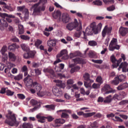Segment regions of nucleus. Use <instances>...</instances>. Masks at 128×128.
<instances>
[{"instance_id": "nucleus-1", "label": "nucleus", "mask_w": 128, "mask_h": 128, "mask_svg": "<svg viewBox=\"0 0 128 128\" xmlns=\"http://www.w3.org/2000/svg\"><path fill=\"white\" fill-rule=\"evenodd\" d=\"M6 119L4 121V124H8L10 126H18L20 122L16 121V118L14 114H6Z\"/></svg>"}, {"instance_id": "nucleus-2", "label": "nucleus", "mask_w": 128, "mask_h": 128, "mask_svg": "<svg viewBox=\"0 0 128 128\" xmlns=\"http://www.w3.org/2000/svg\"><path fill=\"white\" fill-rule=\"evenodd\" d=\"M95 26L96 22H93L90 24V26L86 28L85 32H83L84 40H86L88 38L86 37V35L92 36V34H94V32L96 34V30L94 29Z\"/></svg>"}, {"instance_id": "nucleus-3", "label": "nucleus", "mask_w": 128, "mask_h": 128, "mask_svg": "<svg viewBox=\"0 0 128 128\" xmlns=\"http://www.w3.org/2000/svg\"><path fill=\"white\" fill-rule=\"evenodd\" d=\"M40 6V2L36 3L34 5V7L33 10V16H42V12L46 10V6L44 5Z\"/></svg>"}, {"instance_id": "nucleus-4", "label": "nucleus", "mask_w": 128, "mask_h": 128, "mask_svg": "<svg viewBox=\"0 0 128 128\" xmlns=\"http://www.w3.org/2000/svg\"><path fill=\"white\" fill-rule=\"evenodd\" d=\"M62 58L63 60H68V51L66 50H62L60 54H57V60L54 62V64H58V62H62L60 59V58H62Z\"/></svg>"}, {"instance_id": "nucleus-5", "label": "nucleus", "mask_w": 128, "mask_h": 128, "mask_svg": "<svg viewBox=\"0 0 128 128\" xmlns=\"http://www.w3.org/2000/svg\"><path fill=\"white\" fill-rule=\"evenodd\" d=\"M83 78L84 80H86L84 82V86L86 88H90L92 84L94 82V80L90 79V75L88 73L86 72L84 74Z\"/></svg>"}, {"instance_id": "nucleus-6", "label": "nucleus", "mask_w": 128, "mask_h": 128, "mask_svg": "<svg viewBox=\"0 0 128 128\" xmlns=\"http://www.w3.org/2000/svg\"><path fill=\"white\" fill-rule=\"evenodd\" d=\"M120 48V45H118V39L113 38L109 46L110 50L114 51V50H119Z\"/></svg>"}, {"instance_id": "nucleus-7", "label": "nucleus", "mask_w": 128, "mask_h": 128, "mask_svg": "<svg viewBox=\"0 0 128 128\" xmlns=\"http://www.w3.org/2000/svg\"><path fill=\"white\" fill-rule=\"evenodd\" d=\"M102 92H104L106 94H114L116 90L112 88H111L110 86L108 84H105L102 88Z\"/></svg>"}, {"instance_id": "nucleus-8", "label": "nucleus", "mask_w": 128, "mask_h": 128, "mask_svg": "<svg viewBox=\"0 0 128 128\" xmlns=\"http://www.w3.org/2000/svg\"><path fill=\"white\" fill-rule=\"evenodd\" d=\"M17 8L19 12H22V14H24V20H28L30 12L28 9L26 8V6H18Z\"/></svg>"}, {"instance_id": "nucleus-9", "label": "nucleus", "mask_w": 128, "mask_h": 128, "mask_svg": "<svg viewBox=\"0 0 128 128\" xmlns=\"http://www.w3.org/2000/svg\"><path fill=\"white\" fill-rule=\"evenodd\" d=\"M78 28V20L76 19H74V22H70L66 26V28L68 30H72L74 28H76V30Z\"/></svg>"}, {"instance_id": "nucleus-10", "label": "nucleus", "mask_w": 128, "mask_h": 128, "mask_svg": "<svg viewBox=\"0 0 128 128\" xmlns=\"http://www.w3.org/2000/svg\"><path fill=\"white\" fill-rule=\"evenodd\" d=\"M24 82L26 84V86L28 88L34 86V82H32V79L30 78V76L28 75L24 80Z\"/></svg>"}, {"instance_id": "nucleus-11", "label": "nucleus", "mask_w": 128, "mask_h": 128, "mask_svg": "<svg viewBox=\"0 0 128 128\" xmlns=\"http://www.w3.org/2000/svg\"><path fill=\"white\" fill-rule=\"evenodd\" d=\"M32 88H34V90L37 92V94L39 96H42V85L38 83V82H35L33 83V86Z\"/></svg>"}, {"instance_id": "nucleus-12", "label": "nucleus", "mask_w": 128, "mask_h": 128, "mask_svg": "<svg viewBox=\"0 0 128 128\" xmlns=\"http://www.w3.org/2000/svg\"><path fill=\"white\" fill-rule=\"evenodd\" d=\"M55 124L52 126L54 128H58L60 125L64 124L66 122V120L62 118H58L54 120Z\"/></svg>"}, {"instance_id": "nucleus-13", "label": "nucleus", "mask_w": 128, "mask_h": 128, "mask_svg": "<svg viewBox=\"0 0 128 128\" xmlns=\"http://www.w3.org/2000/svg\"><path fill=\"white\" fill-rule=\"evenodd\" d=\"M0 4L2 6V8H6L8 10H10V12H14V8H12V6L8 5V4L4 1H0Z\"/></svg>"}, {"instance_id": "nucleus-14", "label": "nucleus", "mask_w": 128, "mask_h": 128, "mask_svg": "<svg viewBox=\"0 0 128 128\" xmlns=\"http://www.w3.org/2000/svg\"><path fill=\"white\" fill-rule=\"evenodd\" d=\"M52 92L56 96H62V91L56 87L53 88Z\"/></svg>"}, {"instance_id": "nucleus-15", "label": "nucleus", "mask_w": 128, "mask_h": 128, "mask_svg": "<svg viewBox=\"0 0 128 128\" xmlns=\"http://www.w3.org/2000/svg\"><path fill=\"white\" fill-rule=\"evenodd\" d=\"M62 20L64 24H66L70 20V15L66 13H64L62 14Z\"/></svg>"}, {"instance_id": "nucleus-16", "label": "nucleus", "mask_w": 128, "mask_h": 128, "mask_svg": "<svg viewBox=\"0 0 128 128\" xmlns=\"http://www.w3.org/2000/svg\"><path fill=\"white\" fill-rule=\"evenodd\" d=\"M78 116H83L84 118H90V116H94L96 114V112H92L90 113H84L82 112H78Z\"/></svg>"}, {"instance_id": "nucleus-17", "label": "nucleus", "mask_w": 128, "mask_h": 128, "mask_svg": "<svg viewBox=\"0 0 128 128\" xmlns=\"http://www.w3.org/2000/svg\"><path fill=\"white\" fill-rule=\"evenodd\" d=\"M70 68H71V70H70V72L71 74H74L76 72H78L80 70V67L79 66H74V64H70L69 66Z\"/></svg>"}, {"instance_id": "nucleus-18", "label": "nucleus", "mask_w": 128, "mask_h": 128, "mask_svg": "<svg viewBox=\"0 0 128 128\" xmlns=\"http://www.w3.org/2000/svg\"><path fill=\"white\" fill-rule=\"evenodd\" d=\"M120 82H122V79L120 78V76H117L114 78V80H112L111 81V84H114V86H118V84H120Z\"/></svg>"}, {"instance_id": "nucleus-19", "label": "nucleus", "mask_w": 128, "mask_h": 128, "mask_svg": "<svg viewBox=\"0 0 128 128\" xmlns=\"http://www.w3.org/2000/svg\"><path fill=\"white\" fill-rule=\"evenodd\" d=\"M36 118L38 120V122H40V124H44V122H46V116L38 114L36 116Z\"/></svg>"}, {"instance_id": "nucleus-20", "label": "nucleus", "mask_w": 128, "mask_h": 128, "mask_svg": "<svg viewBox=\"0 0 128 128\" xmlns=\"http://www.w3.org/2000/svg\"><path fill=\"white\" fill-rule=\"evenodd\" d=\"M43 72L46 73L48 72V74H50V77L52 78H56L54 72L52 69L44 68V69Z\"/></svg>"}, {"instance_id": "nucleus-21", "label": "nucleus", "mask_w": 128, "mask_h": 128, "mask_svg": "<svg viewBox=\"0 0 128 128\" xmlns=\"http://www.w3.org/2000/svg\"><path fill=\"white\" fill-rule=\"evenodd\" d=\"M119 34L122 36H126V35L128 34V28L121 26L119 28Z\"/></svg>"}, {"instance_id": "nucleus-22", "label": "nucleus", "mask_w": 128, "mask_h": 128, "mask_svg": "<svg viewBox=\"0 0 128 128\" xmlns=\"http://www.w3.org/2000/svg\"><path fill=\"white\" fill-rule=\"evenodd\" d=\"M128 88V84L126 82L119 84L118 86L116 88V89L118 90H126V88Z\"/></svg>"}, {"instance_id": "nucleus-23", "label": "nucleus", "mask_w": 128, "mask_h": 128, "mask_svg": "<svg viewBox=\"0 0 128 128\" xmlns=\"http://www.w3.org/2000/svg\"><path fill=\"white\" fill-rule=\"evenodd\" d=\"M54 82H56V86L60 88H64L66 84L62 83V81L60 80H54Z\"/></svg>"}, {"instance_id": "nucleus-24", "label": "nucleus", "mask_w": 128, "mask_h": 128, "mask_svg": "<svg viewBox=\"0 0 128 128\" xmlns=\"http://www.w3.org/2000/svg\"><path fill=\"white\" fill-rule=\"evenodd\" d=\"M82 28V25H80L76 29L77 32L74 34V36H76V38H80V34H82L80 30Z\"/></svg>"}, {"instance_id": "nucleus-25", "label": "nucleus", "mask_w": 128, "mask_h": 128, "mask_svg": "<svg viewBox=\"0 0 128 128\" xmlns=\"http://www.w3.org/2000/svg\"><path fill=\"white\" fill-rule=\"evenodd\" d=\"M102 23H99L98 25L96 26V24L95 22V34H98V32L102 30Z\"/></svg>"}, {"instance_id": "nucleus-26", "label": "nucleus", "mask_w": 128, "mask_h": 128, "mask_svg": "<svg viewBox=\"0 0 128 128\" xmlns=\"http://www.w3.org/2000/svg\"><path fill=\"white\" fill-rule=\"evenodd\" d=\"M20 48V46L16 45V44H12L9 46L8 50L14 52V50H16V48Z\"/></svg>"}, {"instance_id": "nucleus-27", "label": "nucleus", "mask_w": 128, "mask_h": 128, "mask_svg": "<svg viewBox=\"0 0 128 128\" xmlns=\"http://www.w3.org/2000/svg\"><path fill=\"white\" fill-rule=\"evenodd\" d=\"M8 56L10 60H12V62H14L16 60V56L12 52H9Z\"/></svg>"}, {"instance_id": "nucleus-28", "label": "nucleus", "mask_w": 128, "mask_h": 128, "mask_svg": "<svg viewBox=\"0 0 128 128\" xmlns=\"http://www.w3.org/2000/svg\"><path fill=\"white\" fill-rule=\"evenodd\" d=\"M62 16V14H60V11H56V12H54L52 14V16L54 18H55L56 20V18H60V16Z\"/></svg>"}, {"instance_id": "nucleus-29", "label": "nucleus", "mask_w": 128, "mask_h": 128, "mask_svg": "<svg viewBox=\"0 0 128 128\" xmlns=\"http://www.w3.org/2000/svg\"><path fill=\"white\" fill-rule=\"evenodd\" d=\"M18 34H23L24 32V26L22 24L18 25Z\"/></svg>"}, {"instance_id": "nucleus-30", "label": "nucleus", "mask_w": 128, "mask_h": 128, "mask_svg": "<svg viewBox=\"0 0 128 128\" xmlns=\"http://www.w3.org/2000/svg\"><path fill=\"white\" fill-rule=\"evenodd\" d=\"M112 95H109L108 96H107L105 100H104V104H110V102H112Z\"/></svg>"}, {"instance_id": "nucleus-31", "label": "nucleus", "mask_w": 128, "mask_h": 128, "mask_svg": "<svg viewBox=\"0 0 128 128\" xmlns=\"http://www.w3.org/2000/svg\"><path fill=\"white\" fill-rule=\"evenodd\" d=\"M68 112L70 114L71 112L70 110H68V112H62L61 114V118H68Z\"/></svg>"}, {"instance_id": "nucleus-32", "label": "nucleus", "mask_w": 128, "mask_h": 128, "mask_svg": "<svg viewBox=\"0 0 128 128\" xmlns=\"http://www.w3.org/2000/svg\"><path fill=\"white\" fill-rule=\"evenodd\" d=\"M128 64H126V62H122L119 68H118V70H120L121 68H122V72H126V66Z\"/></svg>"}, {"instance_id": "nucleus-33", "label": "nucleus", "mask_w": 128, "mask_h": 128, "mask_svg": "<svg viewBox=\"0 0 128 128\" xmlns=\"http://www.w3.org/2000/svg\"><path fill=\"white\" fill-rule=\"evenodd\" d=\"M56 42L54 40H49L47 42L48 46H56Z\"/></svg>"}, {"instance_id": "nucleus-34", "label": "nucleus", "mask_w": 128, "mask_h": 128, "mask_svg": "<svg viewBox=\"0 0 128 128\" xmlns=\"http://www.w3.org/2000/svg\"><path fill=\"white\" fill-rule=\"evenodd\" d=\"M0 22L2 26H4L5 28H8V22L6 20H4V19H1L0 20Z\"/></svg>"}, {"instance_id": "nucleus-35", "label": "nucleus", "mask_w": 128, "mask_h": 128, "mask_svg": "<svg viewBox=\"0 0 128 128\" xmlns=\"http://www.w3.org/2000/svg\"><path fill=\"white\" fill-rule=\"evenodd\" d=\"M20 47L24 52H28V47L26 44H20Z\"/></svg>"}, {"instance_id": "nucleus-36", "label": "nucleus", "mask_w": 128, "mask_h": 128, "mask_svg": "<svg viewBox=\"0 0 128 128\" xmlns=\"http://www.w3.org/2000/svg\"><path fill=\"white\" fill-rule=\"evenodd\" d=\"M20 38L21 40H30V37L26 35H20Z\"/></svg>"}, {"instance_id": "nucleus-37", "label": "nucleus", "mask_w": 128, "mask_h": 128, "mask_svg": "<svg viewBox=\"0 0 128 128\" xmlns=\"http://www.w3.org/2000/svg\"><path fill=\"white\" fill-rule=\"evenodd\" d=\"M23 128H33L34 126L30 123H25L22 124Z\"/></svg>"}, {"instance_id": "nucleus-38", "label": "nucleus", "mask_w": 128, "mask_h": 128, "mask_svg": "<svg viewBox=\"0 0 128 128\" xmlns=\"http://www.w3.org/2000/svg\"><path fill=\"white\" fill-rule=\"evenodd\" d=\"M42 44V41L38 39L34 42V46L37 48H38V46H40Z\"/></svg>"}, {"instance_id": "nucleus-39", "label": "nucleus", "mask_w": 128, "mask_h": 128, "mask_svg": "<svg viewBox=\"0 0 128 128\" xmlns=\"http://www.w3.org/2000/svg\"><path fill=\"white\" fill-rule=\"evenodd\" d=\"M88 44L90 46H96L98 45V43L94 40H90L88 42Z\"/></svg>"}, {"instance_id": "nucleus-40", "label": "nucleus", "mask_w": 128, "mask_h": 128, "mask_svg": "<svg viewBox=\"0 0 128 128\" xmlns=\"http://www.w3.org/2000/svg\"><path fill=\"white\" fill-rule=\"evenodd\" d=\"M30 104H31L32 106H38V102L36 100L32 99L30 101Z\"/></svg>"}, {"instance_id": "nucleus-41", "label": "nucleus", "mask_w": 128, "mask_h": 128, "mask_svg": "<svg viewBox=\"0 0 128 128\" xmlns=\"http://www.w3.org/2000/svg\"><path fill=\"white\" fill-rule=\"evenodd\" d=\"M92 88H94V90H98L100 88V84H96V83H94L92 85Z\"/></svg>"}, {"instance_id": "nucleus-42", "label": "nucleus", "mask_w": 128, "mask_h": 128, "mask_svg": "<svg viewBox=\"0 0 128 128\" xmlns=\"http://www.w3.org/2000/svg\"><path fill=\"white\" fill-rule=\"evenodd\" d=\"M6 94L8 96H12L14 94V92H12V90H6Z\"/></svg>"}, {"instance_id": "nucleus-43", "label": "nucleus", "mask_w": 128, "mask_h": 128, "mask_svg": "<svg viewBox=\"0 0 128 128\" xmlns=\"http://www.w3.org/2000/svg\"><path fill=\"white\" fill-rule=\"evenodd\" d=\"M96 80L97 82H98L99 84H102L103 82L104 81L102 80V76H98L96 78Z\"/></svg>"}, {"instance_id": "nucleus-44", "label": "nucleus", "mask_w": 128, "mask_h": 128, "mask_svg": "<svg viewBox=\"0 0 128 128\" xmlns=\"http://www.w3.org/2000/svg\"><path fill=\"white\" fill-rule=\"evenodd\" d=\"M122 98H120V95H118V94H115L113 97H112V100H120Z\"/></svg>"}, {"instance_id": "nucleus-45", "label": "nucleus", "mask_w": 128, "mask_h": 128, "mask_svg": "<svg viewBox=\"0 0 128 128\" xmlns=\"http://www.w3.org/2000/svg\"><path fill=\"white\" fill-rule=\"evenodd\" d=\"M7 48L6 46H3V47L2 48L0 52L2 54V55L4 54H6V52L7 50Z\"/></svg>"}, {"instance_id": "nucleus-46", "label": "nucleus", "mask_w": 128, "mask_h": 128, "mask_svg": "<svg viewBox=\"0 0 128 128\" xmlns=\"http://www.w3.org/2000/svg\"><path fill=\"white\" fill-rule=\"evenodd\" d=\"M22 78V74H19L18 76H16L14 77V79L16 80H20Z\"/></svg>"}, {"instance_id": "nucleus-47", "label": "nucleus", "mask_w": 128, "mask_h": 128, "mask_svg": "<svg viewBox=\"0 0 128 128\" xmlns=\"http://www.w3.org/2000/svg\"><path fill=\"white\" fill-rule=\"evenodd\" d=\"M110 60L114 64L116 62V58L114 55H112L110 56Z\"/></svg>"}, {"instance_id": "nucleus-48", "label": "nucleus", "mask_w": 128, "mask_h": 128, "mask_svg": "<svg viewBox=\"0 0 128 128\" xmlns=\"http://www.w3.org/2000/svg\"><path fill=\"white\" fill-rule=\"evenodd\" d=\"M98 0H97L96 1H94L92 2V4H94V6H102V2Z\"/></svg>"}, {"instance_id": "nucleus-49", "label": "nucleus", "mask_w": 128, "mask_h": 128, "mask_svg": "<svg viewBox=\"0 0 128 128\" xmlns=\"http://www.w3.org/2000/svg\"><path fill=\"white\" fill-rule=\"evenodd\" d=\"M74 88V90H77L78 88V86H76V84H73L72 86H68L66 88L67 90H70V88Z\"/></svg>"}, {"instance_id": "nucleus-50", "label": "nucleus", "mask_w": 128, "mask_h": 128, "mask_svg": "<svg viewBox=\"0 0 128 128\" xmlns=\"http://www.w3.org/2000/svg\"><path fill=\"white\" fill-rule=\"evenodd\" d=\"M29 58H34V52L32 51H30L28 52Z\"/></svg>"}, {"instance_id": "nucleus-51", "label": "nucleus", "mask_w": 128, "mask_h": 128, "mask_svg": "<svg viewBox=\"0 0 128 128\" xmlns=\"http://www.w3.org/2000/svg\"><path fill=\"white\" fill-rule=\"evenodd\" d=\"M116 10V7H114V5H112V6L107 8V10H108V12H112L113 10Z\"/></svg>"}, {"instance_id": "nucleus-52", "label": "nucleus", "mask_w": 128, "mask_h": 128, "mask_svg": "<svg viewBox=\"0 0 128 128\" xmlns=\"http://www.w3.org/2000/svg\"><path fill=\"white\" fill-rule=\"evenodd\" d=\"M34 72L36 76H40L42 74V72L38 68H36L34 70Z\"/></svg>"}, {"instance_id": "nucleus-53", "label": "nucleus", "mask_w": 128, "mask_h": 128, "mask_svg": "<svg viewBox=\"0 0 128 128\" xmlns=\"http://www.w3.org/2000/svg\"><path fill=\"white\" fill-rule=\"evenodd\" d=\"M58 76L60 80H62V78H66V76L64 75V74L60 73L58 74Z\"/></svg>"}, {"instance_id": "nucleus-54", "label": "nucleus", "mask_w": 128, "mask_h": 128, "mask_svg": "<svg viewBox=\"0 0 128 128\" xmlns=\"http://www.w3.org/2000/svg\"><path fill=\"white\" fill-rule=\"evenodd\" d=\"M45 108H49V110H54L55 108L54 106V105H46L45 106Z\"/></svg>"}, {"instance_id": "nucleus-55", "label": "nucleus", "mask_w": 128, "mask_h": 128, "mask_svg": "<svg viewBox=\"0 0 128 128\" xmlns=\"http://www.w3.org/2000/svg\"><path fill=\"white\" fill-rule=\"evenodd\" d=\"M106 32H107V34H108L112 32V27L108 28L106 26Z\"/></svg>"}, {"instance_id": "nucleus-56", "label": "nucleus", "mask_w": 128, "mask_h": 128, "mask_svg": "<svg viewBox=\"0 0 128 128\" xmlns=\"http://www.w3.org/2000/svg\"><path fill=\"white\" fill-rule=\"evenodd\" d=\"M18 98H20V100H24L26 98V96L24 95V94H17Z\"/></svg>"}, {"instance_id": "nucleus-57", "label": "nucleus", "mask_w": 128, "mask_h": 128, "mask_svg": "<svg viewBox=\"0 0 128 128\" xmlns=\"http://www.w3.org/2000/svg\"><path fill=\"white\" fill-rule=\"evenodd\" d=\"M106 34H108V32H106V27L104 28V30L102 31V38H105L106 36Z\"/></svg>"}, {"instance_id": "nucleus-58", "label": "nucleus", "mask_w": 128, "mask_h": 128, "mask_svg": "<svg viewBox=\"0 0 128 128\" xmlns=\"http://www.w3.org/2000/svg\"><path fill=\"white\" fill-rule=\"evenodd\" d=\"M5 16H6V18H15L14 16L4 13V18H5Z\"/></svg>"}, {"instance_id": "nucleus-59", "label": "nucleus", "mask_w": 128, "mask_h": 128, "mask_svg": "<svg viewBox=\"0 0 128 128\" xmlns=\"http://www.w3.org/2000/svg\"><path fill=\"white\" fill-rule=\"evenodd\" d=\"M11 40L14 42H20V40L18 38L14 36L12 39Z\"/></svg>"}, {"instance_id": "nucleus-60", "label": "nucleus", "mask_w": 128, "mask_h": 128, "mask_svg": "<svg viewBox=\"0 0 128 128\" xmlns=\"http://www.w3.org/2000/svg\"><path fill=\"white\" fill-rule=\"evenodd\" d=\"M103 2L104 4H114V0H103Z\"/></svg>"}, {"instance_id": "nucleus-61", "label": "nucleus", "mask_w": 128, "mask_h": 128, "mask_svg": "<svg viewBox=\"0 0 128 128\" xmlns=\"http://www.w3.org/2000/svg\"><path fill=\"white\" fill-rule=\"evenodd\" d=\"M92 62H94V64H102V60H92Z\"/></svg>"}, {"instance_id": "nucleus-62", "label": "nucleus", "mask_w": 128, "mask_h": 128, "mask_svg": "<svg viewBox=\"0 0 128 128\" xmlns=\"http://www.w3.org/2000/svg\"><path fill=\"white\" fill-rule=\"evenodd\" d=\"M22 72H28V66H23V67L22 68Z\"/></svg>"}, {"instance_id": "nucleus-63", "label": "nucleus", "mask_w": 128, "mask_h": 128, "mask_svg": "<svg viewBox=\"0 0 128 128\" xmlns=\"http://www.w3.org/2000/svg\"><path fill=\"white\" fill-rule=\"evenodd\" d=\"M74 80L70 79V80H68L67 81V84L68 85H70V84H74Z\"/></svg>"}, {"instance_id": "nucleus-64", "label": "nucleus", "mask_w": 128, "mask_h": 128, "mask_svg": "<svg viewBox=\"0 0 128 128\" xmlns=\"http://www.w3.org/2000/svg\"><path fill=\"white\" fill-rule=\"evenodd\" d=\"M90 126L92 128H96L98 126V122H94L93 123L91 124Z\"/></svg>"}]
</instances>
